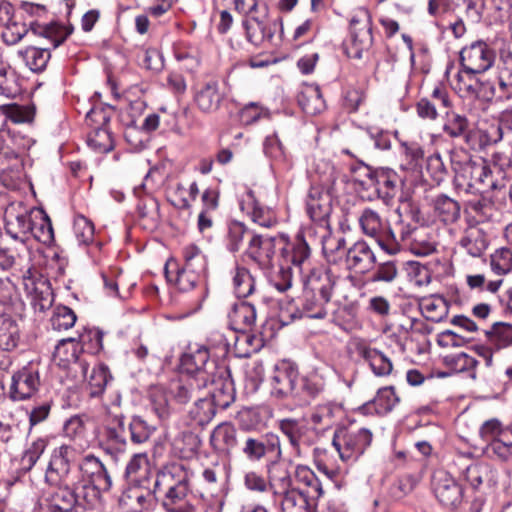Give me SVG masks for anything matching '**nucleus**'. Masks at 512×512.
I'll list each match as a JSON object with an SVG mask.
<instances>
[{
  "instance_id": "12",
  "label": "nucleus",
  "mask_w": 512,
  "mask_h": 512,
  "mask_svg": "<svg viewBox=\"0 0 512 512\" xmlns=\"http://www.w3.org/2000/svg\"><path fill=\"white\" fill-rule=\"evenodd\" d=\"M335 280L327 273L325 283L314 289L305 287L302 297V314L308 318L323 319L327 315L326 304L331 300Z\"/></svg>"
},
{
  "instance_id": "32",
  "label": "nucleus",
  "mask_w": 512,
  "mask_h": 512,
  "mask_svg": "<svg viewBox=\"0 0 512 512\" xmlns=\"http://www.w3.org/2000/svg\"><path fill=\"white\" fill-rule=\"evenodd\" d=\"M459 468L463 477L470 483L473 488L479 487L491 475V468L488 464L475 462L464 456L458 458Z\"/></svg>"
},
{
  "instance_id": "2",
  "label": "nucleus",
  "mask_w": 512,
  "mask_h": 512,
  "mask_svg": "<svg viewBox=\"0 0 512 512\" xmlns=\"http://www.w3.org/2000/svg\"><path fill=\"white\" fill-rule=\"evenodd\" d=\"M451 166L455 173V185L466 193H476L499 186L493 180L492 171L481 157L472 158L464 149L451 153Z\"/></svg>"
},
{
  "instance_id": "25",
  "label": "nucleus",
  "mask_w": 512,
  "mask_h": 512,
  "mask_svg": "<svg viewBox=\"0 0 512 512\" xmlns=\"http://www.w3.org/2000/svg\"><path fill=\"white\" fill-rule=\"evenodd\" d=\"M285 469H278L276 461L267 466L268 477L265 478L261 473L250 470L243 475V484L251 492L265 493L270 492L273 495V486L276 479H282Z\"/></svg>"
},
{
  "instance_id": "3",
  "label": "nucleus",
  "mask_w": 512,
  "mask_h": 512,
  "mask_svg": "<svg viewBox=\"0 0 512 512\" xmlns=\"http://www.w3.org/2000/svg\"><path fill=\"white\" fill-rule=\"evenodd\" d=\"M2 28L1 38L9 46L18 44L25 37L32 40L33 36H39L49 40L53 47L56 48L73 32L72 25L51 22L45 25L32 23L28 26L18 17L2 26Z\"/></svg>"
},
{
  "instance_id": "48",
  "label": "nucleus",
  "mask_w": 512,
  "mask_h": 512,
  "mask_svg": "<svg viewBox=\"0 0 512 512\" xmlns=\"http://www.w3.org/2000/svg\"><path fill=\"white\" fill-rule=\"evenodd\" d=\"M80 351L81 346L76 338H65L60 340L56 345L53 358L59 365L66 366L78 360Z\"/></svg>"
},
{
  "instance_id": "21",
  "label": "nucleus",
  "mask_w": 512,
  "mask_h": 512,
  "mask_svg": "<svg viewBox=\"0 0 512 512\" xmlns=\"http://www.w3.org/2000/svg\"><path fill=\"white\" fill-rule=\"evenodd\" d=\"M306 209L313 221L327 219L332 211V196L329 189L322 184L311 185L306 198Z\"/></svg>"
},
{
  "instance_id": "46",
  "label": "nucleus",
  "mask_w": 512,
  "mask_h": 512,
  "mask_svg": "<svg viewBox=\"0 0 512 512\" xmlns=\"http://www.w3.org/2000/svg\"><path fill=\"white\" fill-rule=\"evenodd\" d=\"M204 388L201 382L188 376L170 383L169 396L178 404H186L193 396L195 389Z\"/></svg>"
},
{
  "instance_id": "20",
  "label": "nucleus",
  "mask_w": 512,
  "mask_h": 512,
  "mask_svg": "<svg viewBox=\"0 0 512 512\" xmlns=\"http://www.w3.org/2000/svg\"><path fill=\"white\" fill-rule=\"evenodd\" d=\"M40 385L39 373L32 368L24 367L12 376L9 397L13 401L31 398Z\"/></svg>"
},
{
  "instance_id": "43",
  "label": "nucleus",
  "mask_w": 512,
  "mask_h": 512,
  "mask_svg": "<svg viewBox=\"0 0 512 512\" xmlns=\"http://www.w3.org/2000/svg\"><path fill=\"white\" fill-rule=\"evenodd\" d=\"M17 54L25 65L35 73L44 71L51 58L49 49L40 48L34 45H30L19 50Z\"/></svg>"
},
{
  "instance_id": "15",
  "label": "nucleus",
  "mask_w": 512,
  "mask_h": 512,
  "mask_svg": "<svg viewBox=\"0 0 512 512\" xmlns=\"http://www.w3.org/2000/svg\"><path fill=\"white\" fill-rule=\"evenodd\" d=\"M22 278L24 290L31 298L33 308L39 312L49 309L54 301L49 281L31 268L27 269Z\"/></svg>"
},
{
  "instance_id": "39",
  "label": "nucleus",
  "mask_w": 512,
  "mask_h": 512,
  "mask_svg": "<svg viewBox=\"0 0 512 512\" xmlns=\"http://www.w3.org/2000/svg\"><path fill=\"white\" fill-rule=\"evenodd\" d=\"M399 401L400 398L396 394L395 388L387 386L380 388L374 399L363 405V409L367 411L374 410L379 415H385L391 412Z\"/></svg>"
},
{
  "instance_id": "38",
  "label": "nucleus",
  "mask_w": 512,
  "mask_h": 512,
  "mask_svg": "<svg viewBox=\"0 0 512 512\" xmlns=\"http://www.w3.org/2000/svg\"><path fill=\"white\" fill-rule=\"evenodd\" d=\"M228 316L235 330L248 331L256 322V309L251 303L242 301L233 305Z\"/></svg>"
},
{
  "instance_id": "59",
  "label": "nucleus",
  "mask_w": 512,
  "mask_h": 512,
  "mask_svg": "<svg viewBox=\"0 0 512 512\" xmlns=\"http://www.w3.org/2000/svg\"><path fill=\"white\" fill-rule=\"evenodd\" d=\"M88 145L99 153L112 150L113 141L110 132L106 128L95 127L88 135Z\"/></svg>"
},
{
  "instance_id": "5",
  "label": "nucleus",
  "mask_w": 512,
  "mask_h": 512,
  "mask_svg": "<svg viewBox=\"0 0 512 512\" xmlns=\"http://www.w3.org/2000/svg\"><path fill=\"white\" fill-rule=\"evenodd\" d=\"M372 43L371 15L367 9H356L350 19V39L343 45L344 52L349 58L361 59Z\"/></svg>"
},
{
  "instance_id": "9",
  "label": "nucleus",
  "mask_w": 512,
  "mask_h": 512,
  "mask_svg": "<svg viewBox=\"0 0 512 512\" xmlns=\"http://www.w3.org/2000/svg\"><path fill=\"white\" fill-rule=\"evenodd\" d=\"M495 50L485 41L476 40L464 46L459 52V60L462 68L468 73H484L494 64Z\"/></svg>"
},
{
  "instance_id": "31",
  "label": "nucleus",
  "mask_w": 512,
  "mask_h": 512,
  "mask_svg": "<svg viewBox=\"0 0 512 512\" xmlns=\"http://www.w3.org/2000/svg\"><path fill=\"white\" fill-rule=\"evenodd\" d=\"M165 275L169 282H173L180 291L187 292L204 284L205 279L188 271L183 266L177 267L176 263L168 262L165 266Z\"/></svg>"
},
{
  "instance_id": "30",
  "label": "nucleus",
  "mask_w": 512,
  "mask_h": 512,
  "mask_svg": "<svg viewBox=\"0 0 512 512\" xmlns=\"http://www.w3.org/2000/svg\"><path fill=\"white\" fill-rule=\"evenodd\" d=\"M459 245L471 256L480 257L488 247V237L482 227L470 225L464 230Z\"/></svg>"
},
{
  "instance_id": "53",
  "label": "nucleus",
  "mask_w": 512,
  "mask_h": 512,
  "mask_svg": "<svg viewBox=\"0 0 512 512\" xmlns=\"http://www.w3.org/2000/svg\"><path fill=\"white\" fill-rule=\"evenodd\" d=\"M216 409L213 401H210L208 398H200L190 409L189 415L197 425L204 426L214 418Z\"/></svg>"
},
{
  "instance_id": "40",
  "label": "nucleus",
  "mask_w": 512,
  "mask_h": 512,
  "mask_svg": "<svg viewBox=\"0 0 512 512\" xmlns=\"http://www.w3.org/2000/svg\"><path fill=\"white\" fill-rule=\"evenodd\" d=\"M324 256L329 264L345 265L348 248L346 239L341 235H329L322 243Z\"/></svg>"
},
{
  "instance_id": "50",
  "label": "nucleus",
  "mask_w": 512,
  "mask_h": 512,
  "mask_svg": "<svg viewBox=\"0 0 512 512\" xmlns=\"http://www.w3.org/2000/svg\"><path fill=\"white\" fill-rule=\"evenodd\" d=\"M110 380H112V375L105 364L95 366L87 376L90 397L100 396Z\"/></svg>"
},
{
  "instance_id": "61",
  "label": "nucleus",
  "mask_w": 512,
  "mask_h": 512,
  "mask_svg": "<svg viewBox=\"0 0 512 512\" xmlns=\"http://www.w3.org/2000/svg\"><path fill=\"white\" fill-rule=\"evenodd\" d=\"M340 407L333 403H325L318 405L311 415V421L315 425L329 427L332 425L335 413Z\"/></svg>"
},
{
  "instance_id": "8",
  "label": "nucleus",
  "mask_w": 512,
  "mask_h": 512,
  "mask_svg": "<svg viewBox=\"0 0 512 512\" xmlns=\"http://www.w3.org/2000/svg\"><path fill=\"white\" fill-rule=\"evenodd\" d=\"M240 451L250 462H261L267 455L276 453L277 460L282 457V446L278 435L266 433L264 435L243 434L240 442Z\"/></svg>"
},
{
  "instance_id": "47",
  "label": "nucleus",
  "mask_w": 512,
  "mask_h": 512,
  "mask_svg": "<svg viewBox=\"0 0 512 512\" xmlns=\"http://www.w3.org/2000/svg\"><path fill=\"white\" fill-rule=\"evenodd\" d=\"M460 211V204L447 195H439L434 200L435 215L445 224L455 223L460 218Z\"/></svg>"
},
{
  "instance_id": "24",
  "label": "nucleus",
  "mask_w": 512,
  "mask_h": 512,
  "mask_svg": "<svg viewBox=\"0 0 512 512\" xmlns=\"http://www.w3.org/2000/svg\"><path fill=\"white\" fill-rule=\"evenodd\" d=\"M275 250V237L253 234L246 253L261 269H267L272 265Z\"/></svg>"
},
{
  "instance_id": "19",
  "label": "nucleus",
  "mask_w": 512,
  "mask_h": 512,
  "mask_svg": "<svg viewBox=\"0 0 512 512\" xmlns=\"http://www.w3.org/2000/svg\"><path fill=\"white\" fill-rule=\"evenodd\" d=\"M242 433L231 422L218 424L211 432L209 442L215 453L231 457L234 449L240 444Z\"/></svg>"
},
{
  "instance_id": "60",
  "label": "nucleus",
  "mask_w": 512,
  "mask_h": 512,
  "mask_svg": "<svg viewBox=\"0 0 512 512\" xmlns=\"http://www.w3.org/2000/svg\"><path fill=\"white\" fill-rule=\"evenodd\" d=\"M477 73H468L466 69L458 71L455 76V89L459 92H465L469 96H476L482 83L475 77Z\"/></svg>"
},
{
  "instance_id": "22",
  "label": "nucleus",
  "mask_w": 512,
  "mask_h": 512,
  "mask_svg": "<svg viewBox=\"0 0 512 512\" xmlns=\"http://www.w3.org/2000/svg\"><path fill=\"white\" fill-rule=\"evenodd\" d=\"M299 373L289 362L282 361L274 367L270 377L272 394L283 398L295 393Z\"/></svg>"
},
{
  "instance_id": "41",
  "label": "nucleus",
  "mask_w": 512,
  "mask_h": 512,
  "mask_svg": "<svg viewBox=\"0 0 512 512\" xmlns=\"http://www.w3.org/2000/svg\"><path fill=\"white\" fill-rule=\"evenodd\" d=\"M412 232L410 225L398 221L393 227H388L385 238L381 240V248L389 254H396L401 249V244L406 241Z\"/></svg>"
},
{
  "instance_id": "6",
  "label": "nucleus",
  "mask_w": 512,
  "mask_h": 512,
  "mask_svg": "<svg viewBox=\"0 0 512 512\" xmlns=\"http://www.w3.org/2000/svg\"><path fill=\"white\" fill-rule=\"evenodd\" d=\"M372 442V433L366 428L341 427L333 436L332 444L343 461L356 460Z\"/></svg>"
},
{
  "instance_id": "55",
  "label": "nucleus",
  "mask_w": 512,
  "mask_h": 512,
  "mask_svg": "<svg viewBox=\"0 0 512 512\" xmlns=\"http://www.w3.org/2000/svg\"><path fill=\"white\" fill-rule=\"evenodd\" d=\"M33 219L34 229L30 233L33 234L37 240L43 243L52 241L54 238V231L48 215L43 210H36Z\"/></svg>"
},
{
  "instance_id": "7",
  "label": "nucleus",
  "mask_w": 512,
  "mask_h": 512,
  "mask_svg": "<svg viewBox=\"0 0 512 512\" xmlns=\"http://www.w3.org/2000/svg\"><path fill=\"white\" fill-rule=\"evenodd\" d=\"M125 417L117 405L107 410L105 424L100 439L104 451L117 457L126 448Z\"/></svg>"
},
{
  "instance_id": "35",
  "label": "nucleus",
  "mask_w": 512,
  "mask_h": 512,
  "mask_svg": "<svg viewBox=\"0 0 512 512\" xmlns=\"http://www.w3.org/2000/svg\"><path fill=\"white\" fill-rule=\"evenodd\" d=\"M419 308L426 319L441 322L448 316L450 303L443 296L431 295L420 299Z\"/></svg>"
},
{
  "instance_id": "42",
  "label": "nucleus",
  "mask_w": 512,
  "mask_h": 512,
  "mask_svg": "<svg viewBox=\"0 0 512 512\" xmlns=\"http://www.w3.org/2000/svg\"><path fill=\"white\" fill-rule=\"evenodd\" d=\"M80 504L78 495L69 487H58L48 497L49 512H71Z\"/></svg>"
},
{
  "instance_id": "37",
  "label": "nucleus",
  "mask_w": 512,
  "mask_h": 512,
  "mask_svg": "<svg viewBox=\"0 0 512 512\" xmlns=\"http://www.w3.org/2000/svg\"><path fill=\"white\" fill-rule=\"evenodd\" d=\"M29 256V248L23 241L0 245V268L8 270L20 264Z\"/></svg>"
},
{
  "instance_id": "27",
  "label": "nucleus",
  "mask_w": 512,
  "mask_h": 512,
  "mask_svg": "<svg viewBox=\"0 0 512 512\" xmlns=\"http://www.w3.org/2000/svg\"><path fill=\"white\" fill-rule=\"evenodd\" d=\"M223 95L219 90V83L211 80L198 86L194 93V102L203 113H213L220 107Z\"/></svg>"
},
{
  "instance_id": "58",
  "label": "nucleus",
  "mask_w": 512,
  "mask_h": 512,
  "mask_svg": "<svg viewBox=\"0 0 512 512\" xmlns=\"http://www.w3.org/2000/svg\"><path fill=\"white\" fill-rule=\"evenodd\" d=\"M5 119L11 120L13 123H31L35 117L34 105H19L16 103L4 105Z\"/></svg>"
},
{
  "instance_id": "4",
  "label": "nucleus",
  "mask_w": 512,
  "mask_h": 512,
  "mask_svg": "<svg viewBox=\"0 0 512 512\" xmlns=\"http://www.w3.org/2000/svg\"><path fill=\"white\" fill-rule=\"evenodd\" d=\"M273 486V503L280 506L282 512H315V501L302 490L293 487L288 470H284L282 479H276Z\"/></svg>"
},
{
  "instance_id": "13",
  "label": "nucleus",
  "mask_w": 512,
  "mask_h": 512,
  "mask_svg": "<svg viewBox=\"0 0 512 512\" xmlns=\"http://www.w3.org/2000/svg\"><path fill=\"white\" fill-rule=\"evenodd\" d=\"M34 210H28L21 203L10 204L4 212L5 230L14 241L26 243L34 229Z\"/></svg>"
},
{
  "instance_id": "17",
  "label": "nucleus",
  "mask_w": 512,
  "mask_h": 512,
  "mask_svg": "<svg viewBox=\"0 0 512 512\" xmlns=\"http://www.w3.org/2000/svg\"><path fill=\"white\" fill-rule=\"evenodd\" d=\"M79 470L82 477L89 483L83 488L91 490L94 494L97 492L109 491L112 486L111 476L105 465L95 456H85L79 464Z\"/></svg>"
},
{
  "instance_id": "23",
  "label": "nucleus",
  "mask_w": 512,
  "mask_h": 512,
  "mask_svg": "<svg viewBox=\"0 0 512 512\" xmlns=\"http://www.w3.org/2000/svg\"><path fill=\"white\" fill-rule=\"evenodd\" d=\"M355 352L370 367L372 372L379 377L388 376L393 370L391 359L383 352L372 348L365 340L358 339L354 343Z\"/></svg>"
},
{
  "instance_id": "57",
  "label": "nucleus",
  "mask_w": 512,
  "mask_h": 512,
  "mask_svg": "<svg viewBox=\"0 0 512 512\" xmlns=\"http://www.w3.org/2000/svg\"><path fill=\"white\" fill-rule=\"evenodd\" d=\"M77 320L74 311L67 306H57L50 319L54 331L62 332L72 328Z\"/></svg>"
},
{
  "instance_id": "63",
  "label": "nucleus",
  "mask_w": 512,
  "mask_h": 512,
  "mask_svg": "<svg viewBox=\"0 0 512 512\" xmlns=\"http://www.w3.org/2000/svg\"><path fill=\"white\" fill-rule=\"evenodd\" d=\"M492 270L498 275L508 273L512 269V251L500 248L491 255Z\"/></svg>"
},
{
  "instance_id": "11",
  "label": "nucleus",
  "mask_w": 512,
  "mask_h": 512,
  "mask_svg": "<svg viewBox=\"0 0 512 512\" xmlns=\"http://www.w3.org/2000/svg\"><path fill=\"white\" fill-rule=\"evenodd\" d=\"M223 365L210 359V352L206 346L198 347L194 351L185 353L181 357V368L190 377L201 382L203 387L208 385L210 375L216 373Z\"/></svg>"
},
{
  "instance_id": "14",
  "label": "nucleus",
  "mask_w": 512,
  "mask_h": 512,
  "mask_svg": "<svg viewBox=\"0 0 512 512\" xmlns=\"http://www.w3.org/2000/svg\"><path fill=\"white\" fill-rule=\"evenodd\" d=\"M279 430L288 439L293 457L303 459L313 445L310 428L296 419L286 418L279 421Z\"/></svg>"
},
{
  "instance_id": "54",
  "label": "nucleus",
  "mask_w": 512,
  "mask_h": 512,
  "mask_svg": "<svg viewBox=\"0 0 512 512\" xmlns=\"http://www.w3.org/2000/svg\"><path fill=\"white\" fill-rule=\"evenodd\" d=\"M469 122L466 116L455 111H446L443 131L452 138L463 136L468 130Z\"/></svg>"
},
{
  "instance_id": "64",
  "label": "nucleus",
  "mask_w": 512,
  "mask_h": 512,
  "mask_svg": "<svg viewBox=\"0 0 512 512\" xmlns=\"http://www.w3.org/2000/svg\"><path fill=\"white\" fill-rule=\"evenodd\" d=\"M446 364L457 373L473 370L478 361L466 353H456L445 358Z\"/></svg>"
},
{
  "instance_id": "10",
  "label": "nucleus",
  "mask_w": 512,
  "mask_h": 512,
  "mask_svg": "<svg viewBox=\"0 0 512 512\" xmlns=\"http://www.w3.org/2000/svg\"><path fill=\"white\" fill-rule=\"evenodd\" d=\"M357 171L364 178H356L355 181L365 189L373 188L386 204L396 196L398 176L395 172L384 169L372 171L368 166L359 167Z\"/></svg>"
},
{
  "instance_id": "33",
  "label": "nucleus",
  "mask_w": 512,
  "mask_h": 512,
  "mask_svg": "<svg viewBox=\"0 0 512 512\" xmlns=\"http://www.w3.org/2000/svg\"><path fill=\"white\" fill-rule=\"evenodd\" d=\"M359 224L362 232L366 236L374 238L381 247V240L385 238L386 230L389 226L382 220L380 215L373 209L366 208L359 217Z\"/></svg>"
},
{
  "instance_id": "1",
  "label": "nucleus",
  "mask_w": 512,
  "mask_h": 512,
  "mask_svg": "<svg viewBox=\"0 0 512 512\" xmlns=\"http://www.w3.org/2000/svg\"><path fill=\"white\" fill-rule=\"evenodd\" d=\"M153 493L165 512L196 511L189 473L181 463H169L157 473Z\"/></svg>"
},
{
  "instance_id": "26",
  "label": "nucleus",
  "mask_w": 512,
  "mask_h": 512,
  "mask_svg": "<svg viewBox=\"0 0 512 512\" xmlns=\"http://www.w3.org/2000/svg\"><path fill=\"white\" fill-rule=\"evenodd\" d=\"M376 262V256L365 241H357L348 248L344 268L364 274L371 270Z\"/></svg>"
},
{
  "instance_id": "18",
  "label": "nucleus",
  "mask_w": 512,
  "mask_h": 512,
  "mask_svg": "<svg viewBox=\"0 0 512 512\" xmlns=\"http://www.w3.org/2000/svg\"><path fill=\"white\" fill-rule=\"evenodd\" d=\"M210 401L216 408L226 409L235 399L233 382L226 366L220 367L216 373L210 375L208 385Z\"/></svg>"
},
{
  "instance_id": "45",
  "label": "nucleus",
  "mask_w": 512,
  "mask_h": 512,
  "mask_svg": "<svg viewBox=\"0 0 512 512\" xmlns=\"http://www.w3.org/2000/svg\"><path fill=\"white\" fill-rule=\"evenodd\" d=\"M295 478L299 484L306 487V490L303 491L310 497L311 501H317L323 496L322 483L308 466L297 465Z\"/></svg>"
},
{
  "instance_id": "29",
  "label": "nucleus",
  "mask_w": 512,
  "mask_h": 512,
  "mask_svg": "<svg viewBox=\"0 0 512 512\" xmlns=\"http://www.w3.org/2000/svg\"><path fill=\"white\" fill-rule=\"evenodd\" d=\"M243 25L248 41L256 46H260L266 41H271L274 35V29H272L265 15L262 17L257 15L249 16L244 19Z\"/></svg>"
},
{
  "instance_id": "56",
  "label": "nucleus",
  "mask_w": 512,
  "mask_h": 512,
  "mask_svg": "<svg viewBox=\"0 0 512 512\" xmlns=\"http://www.w3.org/2000/svg\"><path fill=\"white\" fill-rule=\"evenodd\" d=\"M0 304L15 312L23 310L24 305L18 297L16 286L9 278L0 279Z\"/></svg>"
},
{
  "instance_id": "44",
  "label": "nucleus",
  "mask_w": 512,
  "mask_h": 512,
  "mask_svg": "<svg viewBox=\"0 0 512 512\" xmlns=\"http://www.w3.org/2000/svg\"><path fill=\"white\" fill-rule=\"evenodd\" d=\"M298 103L307 115H317L324 111L326 105L318 86L307 85L298 95Z\"/></svg>"
},
{
  "instance_id": "51",
  "label": "nucleus",
  "mask_w": 512,
  "mask_h": 512,
  "mask_svg": "<svg viewBox=\"0 0 512 512\" xmlns=\"http://www.w3.org/2000/svg\"><path fill=\"white\" fill-rule=\"evenodd\" d=\"M487 341L497 349L512 345V325L506 322H496L485 331Z\"/></svg>"
},
{
  "instance_id": "52",
  "label": "nucleus",
  "mask_w": 512,
  "mask_h": 512,
  "mask_svg": "<svg viewBox=\"0 0 512 512\" xmlns=\"http://www.w3.org/2000/svg\"><path fill=\"white\" fill-rule=\"evenodd\" d=\"M233 286L237 297H248L253 294L255 290V278L247 268L236 266L233 275Z\"/></svg>"
},
{
  "instance_id": "16",
  "label": "nucleus",
  "mask_w": 512,
  "mask_h": 512,
  "mask_svg": "<svg viewBox=\"0 0 512 512\" xmlns=\"http://www.w3.org/2000/svg\"><path fill=\"white\" fill-rule=\"evenodd\" d=\"M432 489L437 500L448 509H457L463 502L462 486L445 471L434 473Z\"/></svg>"
},
{
  "instance_id": "36",
  "label": "nucleus",
  "mask_w": 512,
  "mask_h": 512,
  "mask_svg": "<svg viewBox=\"0 0 512 512\" xmlns=\"http://www.w3.org/2000/svg\"><path fill=\"white\" fill-rule=\"evenodd\" d=\"M20 329L17 320L8 312L0 314V349L11 351L18 345Z\"/></svg>"
},
{
  "instance_id": "49",
  "label": "nucleus",
  "mask_w": 512,
  "mask_h": 512,
  "mask_svg": "<svg viewBox=\"0 0 512 512\" xmlns=\"http://www.w3.org/2000/svg\"><path fill=\"white\" fill-rule=\"evenodd\" d=\"M183 258L185 269L205 279L207 261L199 247L194 244L186 246L183 249Z\"/></svg>"
},
{
  "instance_id": "28",
  "label": "nucleus",
  "mask_w": 512,
  "mask_h": 512,
  "mask_svg": "<svg viewBox=\"0 0 512 512\" xmlns=\"http://www.w3.org/2000/svg\"><path fill=\"white\" fill-rule=\"evenodd\" d=\"M77 457V451L75 448L69 445H61L54 449L48 468L46 477L53 479V474L58 477L66 476L70 471L71 463L75 461Z\"/></svg>"
},
{
  "instance_id": "34",
  "label": "nucleus",
  "mask_w": 512,
  "mask_h": 512,
  "mask_svg": "<svg viewBox=\"0 0 512 512\" xmlns=\"http://www.w3.org/2000/svg\"><path fill=\"white\" fill-rule=\"evenodd\" d=\"M282 255L287 262L299 268L309 261L311 249L302 233H298L293 241L286 244Z\"/></svg>"
},
{
  "instance_id": "62",
  "label": "nucleus",
  "mask_w": 512,
  "mask_h": 512,
  "mask_svg": "<svg viewBox=\"0 0 512 512\" xmlns=\"http://www.w3.org/2000/svg\"><path fill=\"white\" fill-rule=\"evenodd\" d=\"M248 230L244 224L234 221L228 226V233L226 236V246L230 252H237L242 246L245 235Z\"/></svg>"
}]
</instances>
